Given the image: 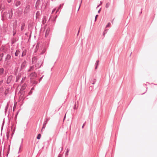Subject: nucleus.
<instances>
[{"label": "nucleus", "instance_id": "obj_19", "mask_svg": "<svg viewBox=\"0 0 157 157\" xmlns=\"http://www.w3.org/2000/svg\"><path fill=\"white\" fill-rule=\"evenodd\" d=\"M96 82V79L94 78L91 80L90 82L92 84H94Z\"/></svg>", "mask_w": 157, "mask_h": 157}, {"label": "nucleus", "instance_id": "obj_45", "mask_svg": "<svg viewBox=\"0 0 157 157\" xmlns=\"http://www.w3.org/2000/svg\"><path fill=\"white\" fill-rule=\"evenodd\" d=\"M101 10V8H100V9L98 10V13H100V12Z\"/></svg>", "mask_w": 157, "mask_h": 157}, {"label": "nucleus", "instance_id": "obj_2", "mask_svg": "<svg viewBox=\"0 0 157 157\" xmlns=\"http://www.w3.org/2000/svg\"><path fill=\"white\" fill-rule=\"evenodd\" d=\"M30 11V5L29 4H26L24 11V13L27 14L29 13Z\"/></svg>", "mask_w": 157, "mask_h": 157}, {"label": "nucleus", "instance_id": "obj_33", "mask_svg": "<svg viewBox=\"0 0 157 157\" xmlns=\"http://www.w3.org/2000/svg\"><path fill=\"white\" fill-rule=\"evenodd\" d=\"M98 15H96L95 16V20H94V21L95 22L96 20H97V17H98Z\"/></svg>", "mask_w": 157, "mask_h": 157}, {"label": "nucleus", "instance_id": "obj_5", "mask_svg": "<svg viewBox=\"0 0 157 157\" xmlns=\"http://www.w3.org/2000/svg\"><path fill=\"white\" fill-rule=\"evenodd\" d=\"M13 76L12 75H10L8 77L6 81V83L8 84H10V83L12 82L13 81Z\"/></svg>", "mask_w": 157, "mask_h": 157}, {"label": "nucleus", "instance_id": "obj_51", "mask_svg": "<svg viewBox=\"0 0 157 157\" xmlns=\"http://www.w3.org/2000/svg\"><path fill=\"white\" fill-rule=\"evenodd\" d=\"M6 136H7V138L8 139V138H9V135H8L7 134V135H6Z\"/></svg>", "mask_w": 157, "mask_h": 157}, {"label": "nucleus", "instance_id": "obj_40", "mask_svg": "<svg viewBox=\"0 0 157 157\" xmlns=\"http://www.w3.org/2000/svg\"><path fill=\"white\" fill-rule=\"evenodd\" d=\"M32 91L31 90H30L29 93V95H30L31 94H32Z\"/></svg>", "mask_w": 157, "mask_h": 157}, {"label": "nucleus", "instance_id": "obj_47", "mask_svg": "<svg viewBox=\"0 0 157 157\" xmlns=\"http://www.w3.org/2000/svg\"><path fill=\"white\" fill-rule=\"evenodd\" d=\"M16 32H15L14 31H13V36H14L15 35V34H16Z\"/></svg>", "mask_w": 157, "mask_h": 157}, {"label": "nucleus", "instance_id": "obj_56", "mask_svg": "<svg viewBox=\"0 0 157 157\" xmlns=\"http://www.w3.org/2000/svg\"><path fill=\"white\" fill-rule=\"evenodd\" d=\"M105 33V32L104 31L103 32L104 35Z\"/></svg>", "mask_w": 157, "mask_h": 157}, {"label": "nucleus", "instance_id": "obj_41", "mask_svg": "<svg viewBox=\"0 0 157 157\" xmlns=\"http://www.w3.org/2000/svg\"><path fill=\"white\" fill-rule=\"evenodd\" d=\"M110 24V23H109L108 24L106 25V27H108L109 26V25Z\"/></svg>", "mask_w": 157, "mask_h": 157}, {"label": "nucleus", "instance_id": "obj_21", "mask_svg": "<svg viewBox=\"0 0 157 157\" xmlns=\"http://www.w3.org/2000/svg\"><path fill=\"white\" fill-rule=\"evenodd\" d=\"M21 4V2L20 1H17L16 2L15 6L17 7L18 6H20Z\"/></svg>", "mask_w": 157, "mask_h": 157}, {"label": "nucleus", "instance_id": "obj_52", "mask_svg": "<svg viewBox=\"0 0 157 157\" xmlns=\"http://www.w3.org/2000/svg\"><path fill=\"white\" fill-rule=\"evenodd\" d=\"M1 10H2L3 9H4V8L2 7V6L1 7Z\"/></svg>", "mask_w": 157, "mask_h": 157}, {"label": "nucleus", "instance_id": "obj_23", "mask_svg": "<svg viewBox=\"0 0 157 157\" xmlns=\"http://www.w3.org/2000/svg\"><path fill=\"white\" fill-rule=\"evenodd\" d=\"M98 63H99V61L98 60L96 61V63H95V69H97V68L98 66Z\"/></svg>", "mask_w": 157, "mask_h": 157}, {"label": "nucleus", "instance_id": "obj_3", "mask_svg": "<svg viewBox=\"0 0 157 157\" xmlns=\"http://www.w3.org/2000/svg\"><path fill=\"white\" fill-rule=\"evenodd\" d=\"M27 63L25 60H24L21 63V70L25 69L26 67Z\"/></svg>", "mask_w": 157, "mask_h": 157}, {"label": "nucleus", "instance_id": "obj_48", "mask_svg": "<svg viewBox=\"0 0 157 157\" xmlns=\"http://www.w3.org/2000/svg\"><path fill=\"white\" fill-rule=\"evenodd\" d=\"M13 61H15V60H16V59H17V58H14L13 57Z\"/></svg>", "mask_w": 157, "mask_h": 157}, {"label": "nucleus", "instance_id": "obj_42", "mask_svg": "<svg viewBox=\"0 0 157 157\" xmlns=\"http://www.w3.org/2000/svg\"><path fill=\"white\" fill-rule=\"evenodd\" d=\"M25 77H24V78H22V80H21V82H23V80H25Z\"/></svg>", "mask_w": 157, "mask_h": 157}, {"label": "nucleus", "instance_id": "obj_26", "mask_svg": "<svg viewBox=\"0 0 157 157\" xmlns=\"http://www.w3.org/2000/svg\"><path fill=\"white\" fill-rule=\"evenodd\" d=\"M61 5H60L59 7H58L56 11V13L59 12L60 10H61Z\"/></svg>", "mask_w": 157, "mask_h": 157}, {"label": "nucleus", "instance_id": "obj_16", "mask_svg": "<svg viewBox=\"0 0 157 157\" xmlns=\"http://www.w3.org/2000/svg\"><path fill=\"white\" fill-rule=\"evenodd\" d=\"M47 123L46 121H44V123H43V127H42V130L43 129H44L46 126V124H47Z\"/></svg>", "mask_w": 157, "mask_h": 157}, {"label": "nucleus", "instance_id": "obj_61", "mask_svg": "<svg viewBox=\"0 0 157 157\" xmlns=\"http://www.w3.org/2000/svg\"><path fill=\"white\" fill-rule=\"evenodd\" d=\"M58 157H60V156L59 155Z\"/></svg>", "mask_w": 157, "mask_h": 157}, {"label": "nucleus", "instance_id": "obj_15", "mask_svg": "<svg viewBox=\"0 0 157 157\" xmlns=\"http://www.w3.org/2000/svg\"><path fill=\"white\" fill-rule=\"evenodd\" d=\"M26 85V84H24L21 87V90L23 91L25 89Z\"/></svg>", "mask_w": 157, "mask_h": 157}, {"label": "nucleus", "instance_id": "obj_18", "mask_svg": "<svg viewBox=\"0 0 157 157\" xmlns=\"http://www.w3.org/2000/svg\"><path fill=\"white\" fill-rule=\"evenodd\" d=\"M34 68V66H33L30 67L29 69L28 70V72L30 71L33 70Z\"/></svg>", "mask_w": 157, "mask_h": 157}, {"label": "nucleus", "instance_id": "obj_54", "mask_svg": "<svg viewBox=\"0 0 157 157\" xmlns=\"http://www.w3.org/2000/svg\"><path fill=\"white\" fill-rule=\"evenodd\" d=\"M14 131H13V132H12V134H14Z\"/></svg>", "mask_w": 157, "mask_h": 157}, {"label": "nucleus", "instance_id": "obj_55", "mask_svg": "<svg viewBox=\"0 0 157 157\" xmlns=\"http://www.w3.org/2000/svg\"><path fill=\"white\" fill-rule=\"evenodd\" d=\"M33 89H34V88H33H33L31 89V90H33Z\"/></svg>", "mask_w": 157, "mask_h": 157}, {"label": "nucleus", "instance_id": "obj_60", "mask_svg": "<svg viewBox=\"0 0 157 157\" xmlns=\"http://www.w3.org/2000/svg\"><path fill=\"white\" fill-rule=\"evenodd\" d=\"M142 13V12L141 11L140 13V14H141V13Z\"/></svg>", "mask_w": 157, "mask_h": 157}, {"label": "nucleus", "instance_id": "obj_11", "mask_svg": "<svg viewBox=\"0 0 157 157\" xmlns=\"http://www.w3.org/2000/svg\"><path fill=\"white\" fill-rule=\"evenodd\" d=\"M21 75L20 74H18V75L17 76L16 82H18L19 80L21 78Z\"/></svg>", "mask_w": 157, "mask_h": 157}, {"label": "nucleus", "instance_id": "obj_27", "mask_svg": "<svg viewBox=\"0 0 157 157\" xmlns=\"http://www.w3.org/2000/svg\"><path fill=\"white\" fill-rule=\"evenodd\" d=\"M110 5V3L109 2H107L106 3V5H105V7L106 8H108Z\"/></svg>", "mask_w": 157, "mask_h": 157}, {"label": "nucleus", "instance_id": "obj_39", "mask_svg": "<svg viewBox=\"0 0 157 157\" xmlns=\"http://www.w3.org/2000/svg\"><path fill=\"white\" fill-rule=\"evenodd\" d=\"M7 1L8 3H10L11 2L12 0H7Z\"/></svg>", "mask_w": 157, "mask_h": 157}, {"label": "nucleus", "instance_id": "obj_12", "mask_svg": "<svg viewBox=\"0 0 157 157\" xmlns=\"http://www.w3.org/2000/svg\"><path fill=\"white\" fill-rule=\"evenodd\" d=\"M26 50H24L22 52L21 55V57H23L25 56L26 55Z\"/></svg>", "mask_w": 157, "mask_h": 157}, {"label": "nucleus", "instance_id": "obj_43", "mask_svg": "<svg viewBox=\"0 0 157 157\" xmlns=\"http://www.w3.org/2000/svg\"><path fill=\"white\" fill-rule=\"evenodd\" d=\"M146 91L144 93H142L141 94H144L147 91V87H146Z\"/></svg>", "mask_w": 157, "mask_h": 157}, {"label": "nucleus", "instance_id": "obj_58", "mask_svg": "<svg viewBox=\"0 0 157 157\" xmlns=\"http://www.w3.org/2000/svg\"><path fill=\"white\" fill-rule=\"evenodd\" d=\"M143 85H144V86H146V85L145 84H143Z\"/></svg>", "mask_w": 157, "mask_h": 157}, {"label": "nucleus", "instance_id": "obj_50", "mask_svg": "<svg viewBox=\"0 0 157 157\" xmlns=\"http://www.w3.org/2000/svg\"><path fill=\"white\" fill-rule=\"evenodd\" d=\"M80 6H81V4H80V5H79V8H78V11L79 10V8H80Z\"/></svg>", "mask_w": 157, "mask_h": 157}, {"label": "nucleus", "instance_id": "obj_29", "mask_svg": "<svg viewBox=\"0 0 157 157\" xmlns=\"http://www.w3.org/2000/svg\"><path fill=\"white\" fill-rule=\"evenodd\" d=\"M78 105L76 107V102H75L74 104V109H76L78 108Z\"/></svg>", "mask_w": 157, "mask_h": 157}, {"label": "nucleus", "instance_id": "obj_35", "mask_svg": "<svg viewBox=\"0 0 157 157\" xmlns=\"http://www.w3.org/2000/svg\"><path fill=\"white\" fill-rule=\"evenodd\" d=\"M49 119H50V118H46V120H45L44 121H46L47 123Z\"/></svg>", "mask_w": 157, "mask_h": 157}, {"label": "nucleus", "instance_id": "obj_57", "mask_svg": "<svg viewBox=\"0 0 157 157\" xmlns=\"http://www.w3.org/2000/svg\"><path fill=\"white\" fill-rule=\"evenodd\" d=\"M37 46H38V44L36 45V49L37 48Z\"/></svg>", "mask_w": 157, "mask_h": 157}, {"label": "nucleus", "instance_id": "obj_32", "mask_svg": "<svg viewBox=\"0 0 157 157\" xmlns=\"http://www.w3.org/2000/svg\"><path fill=\"white\" fill-rule=\"evenodd\" d=\"M4 119L3 120V123H2V127H1V130H2V129H3V125H4V124L5 122H4Z\"/></svg>", "mask_w": 157, "mask_h": 157}, {"label": "nucleus", "instance_id": "obj_9", "mask_svg": "<svg viewBox=\"0 0 157 157\" xmlns=\"http://www.w3.org/2000/svg\"><path fill=\"white\" fill-rule=\"evenodd\" d=\"M50 29L49 28H47L46 30L45 36L46 37H47L49 35L50 32Z\"/></svg>", "mask_w": 157, "mask_h": 157}, {"label": "nucleus", "instance_id": "obj_7", "mask_svg": "<svg viewBox=\"0 0 157 157\" xmlns=\"http://www.w3.org/2000/svg\"><path fill=\"white\" fill-rule=\"evenodd\" d=\"M18 39L16 37H13L11 39V44H14L17 41Z\"/></svg>", "mask_w": 157, "mask_h": 157}, {"label": "nucleus", "instance_id": "obj_20", "mask_svg": "<svg viewBox=\"0 0 157 157\" xmlns=\"http://www.w3.org/2000/svg\"><path fill=\"white\" fill-rule=\"evenodd\" d=\"M30 75L33 77H36V74L35 72H34L31 73Z\"/></svg>", "mask_w": 157, "mask_h": 157}, {"label": "nucleus", "instance_id": "obj_24", "mask_svg": "<svg viewBox=\"0 0 157 157\" xmlns=\"http://www.w3.org/2000/svg\"><path fill=\"white\" fill-rule=\"evenodd\" d=\"M25 25L24 24H23L21 26V31H22L24 30V28H25Z\"/></svg>", "mask_w": 157, "mask_h": 157}, {"label": "nucleus", "instance_id": "obj_59", "mask_svg": "<svg viewBox=\"0 0 157 157\" xmlns=\"http://www.w3.org/2000/svg\"><path fill=\"white\" fill-rule=\"evenodd\" d=\"M21 146H20L19 148V149L20 150V149H21Z\"/></svg>", "mask_w": 157, "mask_h": 157}, {"label": "nucleus", "instance_id": "obj_14", "mask_svg": "<svg viewBox=\"0 0 157 157\" xmlns=\"http://www.w3.org/2000/svg\"><path fill=\"white\" fill-rule=\"evenodd\" d=\"M4 71V69L3 68H0V75H2Z\"/></svg>", "mask_w": 157, "mask_h": 157}, {"label": "nucleus", "instance_id": "obj_8", "mask_svg": "<svg viewBox=\"0 0 157 157\" xmlns=\"http://www.w3.org/2000/svg\"><path fill=\"white\" fill-rule=\"evenodd\" d=\"M15 56L16 57H20V52L19 50H17L15 53Z\"/></svg>", "mask_w": 157, "mask_h": 157}, {"label": "nucleus", "instance_id": "obj_4", "mask_svg": "<svg viewBox=\"0 0 157 157\" xmlns=\"http://www.w3.org/2000/svg\"><path fill=\"white\" fill-rule=\"evenodd\" d=\"M13 15L12 10H11L8 11V13L6 15V17H8L9 19H11L12 18Z\"/></svg>", "mask_w": 157, "mask_h": 157}, {"label": "nucleus", "instance_id": "obj_1", "mask_svg": "<svg viewBox=\"0 0 157 157\" xmlns=\"http://www.w3.org/2000/svg\"><path fill=\"white\" fill-rule=\"evenodd\" d=\"M43 62L39 60V59L36 57L34 56L32 58V63L35 64L36 69L40 68Z\"/></svg>", "mask_w": 157, "mask_h": 157}, {"label": "nucleus", "instance_id": "obj_17", "mask_svg": "<svg viewBox=\"0 0 157 157\" xmlns=\"http://www.w3.org/2000/svg\"><path fill=\"white\" fill-rule=\"evenodd\" d=\"M10 91V88H7L5 91V94L6 95Z\"/></svg>", "mask_w": 157, "mask_h": 157}, {"label": "nucleus", "instance_id": "obj_28", "mask_svg": "<svg viewBox=\"0 0 157 157\" xmlns=\"http://www.w3.org/2000/svg\"><path fill=\"white\" fill-rule=\"evenodd\" d=\"M93 88V86H90L89 87V90L90 91H91L92 90Z\"/></svg>", "mask_w": 157, "mask_h": 157}, {"label": "nucleus", "instance_id": "obj_31", "mask_svg": "<svg viewBox=\"0 0 157 157\" xmlns=\"http://www.w3.org/2000/svg\"><path fill=\"white\" fill-rule=\"evenodd\" d=\"M8 105H7L5 107V113H6V111H7V109H8Z\"/></svg>", "mask_w": 157, "mask_h": 157}, {"label": "nucleus", "instance_id": "obj_25", "mask_svg": "<svg viewBox=\"0 0 157 157\" xmlns=\"http://www.w3.org/2000/svg\"><path fill=\"white\" fill-rule=\"evenodd\" d=\"M69 151H70L69 149L67 148V151H66L65 154L66 156L68 155V153Z\"/></svg>", "mask_w": 157, "mask_h": 157}, {"label": "nucleus", "instance_id": "obj_34", "mask_svg": "<svg viewBox=\"0 0 157 157\" xmlns=\"http://www.w3.org/2000/svg\"><path fill=\"white\" fill-rule=\"evenodd\" d=\"M33 84H36L37 83V82L36 81H33Z\"/></svg>", "mask_w": 157, "mask_h": 157}, {"label": "nucleus", "instance_id": "obj_38", "mask_svg": "<svg viewBox=\"0 0 157 157\" xmlns=\"http://www.w3.org/2000/svg\"><path fill=\"white\" fill-rule=\"evenodd\" d=\"M102 2L101 1L100 4L97 6V8H98L102 4Z\"/></svg>", "mask_w": 157, "mask_h": 157}, {"label": "nucleus", "instance_id": "obj_49", "mask_svg": "<svg viewBox=\"0 0 157 157\" xmlns=\"http://www.w3.org/2000/svg\"><path fill=\"white\" fill-rule=\"evenodd\" d=\"M65 118H66V115H65L63 119V122L64 121V120H65Z\"/></svg>", "mask_w": 157, "mask_h": 157}, {"label": "nucleus", "instance_id": "obj_46", "mask_svg": "<svg viewBox=\"0 0 157 157\" xmlns=\"http://www.w3.org/2000/svg\"><path fill=\"white\" fill-rule=\"evenodd\" d=\"M80 28H79V29L78 31V33H77V36H78V35L79 33V31H80Z\"/></svg>", "mask_w": 157, "mask_h": 157}, {"label": "nucleus", "instance_id": "obj_30", "mask_svg": "<svg viewBox=\"0 0 157 157\" xmlns=\"http://www.w3.org/2000/svg\"><path fill=\"white\" fill-rule=\"evenodd\" d=\"M40 137H41V134H40V133L38 135L36 138L37 139L39 140L40 138Z\"/></svg>", "mask_w": 157, "mask_h": 157}, {"label": "nucleus", "instance_id": "obj_36", "mask_svg": "<svg viewBox=\"0 0 157 157\" xmlns=\"http://www.w3.org/2000/svg\"><path fill=\"white\" fill-rule=\"evenodd\" d=\"M45 52V50L44 49L42 51V52H41L40 54H41V55H42V54H43Z\"/></svg>", "mask_w": 157, "mask_h": 157}, {"label": "nucleus", "instance_id": "obj_44", "mask_svg": "<svg viewBox=\"0 0 157 157\" xmlns=\"http://www.w3.org/2000/svg\"><path fill=\"white\" fill-rule=\"evenodd\" d=\"M86 123V122H85L83 124V125H82V128H83L84 127V125H85V124Z\"/></svg>", "mask_w": 157, "mask_h": 157}, {"label": "nucleus", "instance_id": "obj_22", "mask_svg": "<svg viewBox=\"0 0 157 157\" xmlns=\"http://www.w3.org/2000/svg\"><path fill=\"white\" fill-rule=\"evenodd\" d=\"M11 58V56L9 54H7L6 56V60H9Z\"/></svg>", "mask_w": 157, "mask_h": 157}, {"label": "nucleus", "instance_id": "obj_37", "mask_svg": "<svg viewBox=\"0 0 157 157\" xmlns=\"http://www.w3.org/2000/svg\"><path fill=\"white\" fill-rule=\"evenodd\" d=\"M44 75H43L39 79V82H40V81L42 79Z\"/></svg>", "mask_w": 157, "mask_h": 157}, {"label": "nucleus", "instance_id": "obj_6", "mask_svg": "<svg viewBox=\"0 0 157 157\" xmlns=\"http://www.w3.org/2000/svg\"><path fill=\"white\" fill-rule=\"evenodd\" d=\"M41 3L40 0H37L36 3V9H37L39 8L40 5Z\"/></svg>", "mask_w": 157, "mask_h": 157}, {"label": "nucleus", "instance_id": "obj_13", "mask_svg": "<svg viewBox=\"0 0 157 157\" xmlns=\"http://www.w3.org/2000/svg\"><path fill=\"white\" fill-rule=\"evenodd\" d=\"M42 22L43 24L45 23L46 21V17L45 16H44L43 17Z\"/></svg>", "mask_w": 157, "mask_h": 157}, {"label": "nucleus", "instance_id": "obj_53", "mask_svg": "<svg viewBox=\"0 0 157 157\" xmlns=\"http://www.w3.org/2000/svg\"><path fill=\"white\" fill-rule=\"evenodd\" d=\"M23 139H22V141H21V144H22V143H23Z\"/></svg>", "mask_w": 157, "mask_h": 157}, {"label": "nucleus", "instance_id": "obj_10", "mask_svg": "<svg viewBox=\"0 0 157 157\" xmlns=\"http://www.w3.org/2000/svg\"><path fill=\"white\" fill-rule=\"evenodd\" d=\"M36 19L39 18L40 16V12L39 11H37L36 13Z\"/></svg>", "mask_w": 157, "mask_h": 157}]
</instances>
